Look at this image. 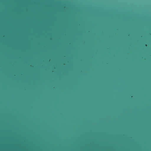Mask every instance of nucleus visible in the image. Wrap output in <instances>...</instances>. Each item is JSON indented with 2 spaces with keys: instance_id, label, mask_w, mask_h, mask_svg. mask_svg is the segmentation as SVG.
I'll return each mask as SVG.
<instances>
[{
  "instance_id": "obj_1",
  "label": "nucleus",
  "mask_w": 151,
  "mask_h": 151,
  "mask_svg": "<svg viewBox=\"0 0 151 151\" xmlns=\"http://www.w3.org/2000/svg\"><path fill=\"white\" fill-rule=\"evenodd\" d=\"M145 47H146V46H147V45H146V44H145Z\"/></svg>"
}]
</instances>
